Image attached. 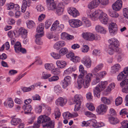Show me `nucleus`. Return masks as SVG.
Returning a JSON list of instances; mask_svg holds the SVG:
<instances>
[{"mask_svg":"<svg viewBox=\"0 0 128 128\" xmlns=\"http://www.w3.org/2000/svg\"><path fill=\"white\" fill-rule=\"evenodd\" d=\"M88 16L93 21L96 20L98 17L100 21L102 24H106L108 22V18L107 15L100 10L94 11L92 13L90 10L87 12Z\"/></svg>","mask_w":128,"mask_h":128,"instance_id":"obj_1","label":"nucleus"},{"mask_svg":"<svg viewBox=\"0 0 128 128\" xmlns=\"http://www.w3.org/2000/svg\"><path fill=\"white\" fill-rule=\"evenodd\" d=\"M108 42L110 44L107 52L110 54L112 55L115 52L118 51L119 42L116 39L114 38L110 39Z\"/></svg>","mask_w":128,"mask_h":128,"instance_id":"obj_2","label":"nucleus"},{"mask_svg":"<svg viewBox=\"0 0 128 128\" xmlns=\"http://www.w3.org/2000/svg\"><path fill=\"white\" fill-rule=\"evenodd\" d=\"M38 122L44 123L43 127H46L48 128H53L54 126L52 122L50 120V118L46 115L41 116L38 118Z\"/></svg>","mask_w":128,"mask_h":128,"instance_id":"obj_3","label":"nucleus"},{"mask_svg":"<svg viewBox=\"0 0 128 128\" xmlns=\"http://www.w3.org/2000/svg\"><path fill=\"white\" fill-rule=\"evenodd\" d=\"M92 76V75L91 73H89L87 74L85 77L84 79L83 78H82L81 81H79L78 79V88L79 89L82 88V85H83L84 88H88L90 85V83L91 81V78Z\"/></svg>","mask_w":128,"mask_h":128,"instance_id":"obj_4","label":"nucleus"},{"mask_svg":"<svg viewBox=\"0 0 128 128\" xmlns=\"http://www.w3.org/2000/svg\"><path fill=\"white\" fill-rule=\"evenodd\" d=\"M107 84V81H102L94 90V96L98 98H99L100 97L101 91L105 88Z\"/></svg>","mask_w":128,"mask_h":128,"instance_id":"obj_5","label":"nucleus"},{"mask_svg":"<svg viewBox=\"0 0 128 128\" xmlns=\"http://www.w3.org/2000/svg\"><path fill=\"white\" fill-rule=\"evenodd\" d=\"M82 100V97L80 95L76 94L74 96V101L76 103L74 108L75 111H78L80 110Z\"/></svg>","mask_w":128,"mask_h":128,"instance_id":"obj_6","label":"nucleus"},{"mask_svg":"<svg viewBox=\"0 0 128 128\" xmlns=\"http://www.w3.org/2000/svg\"><path fill=\"white\" fill-rule=\"evenodd\" d=\"M64 28V25L62 24H60L59 21L58 20H56L52 24L50 30L52 31H56L61 32Z\"/></svg>","mask_w":128,"mask_h":128,"instance_id":"obj_7","label":"nucleus"},{"mask_svg":"<svg viewBox=\"0 0 128 128\" xmlns=\"http://www.w3.org/2000/svg\"><path fill=\"white\" fill-rule=\"evenodd\" d=\"M108 109L107 106L103 104L99 105L97 108L96 111L99 114H103L106 112Z\"/></svg>","mask_w":128,"mask_h":128,"instance_id":"obj_8","label":"nucleus"},{"mask_svg":"<svg viewBox=\"0 0 128 128\" xmlns=\"http://www.w3.org/2000/svg\"><path fill=\"white\" fill-rule=\"evenodd\" d=\"M67 11L68 13L74 18L76 17L79 15V12L75 8L69 7L68 8Z\"/></svg>","mask_w":128,"mask_h":128,"instance_id":"obj_9","label":"nucleus"},{"mask_svg":"<svg viewBox=\"0 0 128 128\" xmlns=\"http://www.w3.org/2000/svg\"><path fill=\"white\" fill-rule=\"evenodd\" d=\"M118 27L115 23H111L109 26V30L110 33L112 35H114L117 32Z\"/></svg>","mask_w":128,"mask_h":128,"instance_id":"obj_10","label":"nucleus"},{"mask_svg":"<svg viewBox=\"0 0 128 128\" xmlns=\"http://www.w3.org/2000/svg\"><path fill=\"white\" fill-rule=\"evenodd\" d=\"M82 62L87 68H89L91 66V60L88 56H84L82 60Z\"/></svg>","mask_w":128,"mask_h":128,"instance_id":"obj_11","label":"nucleus"},{"mask_svg":"<svg viewBox=\"0 0 128 128\" xmlns=\"http://www.w3.org/2000/svg\"><path fill=\"white\" fill-rule=\"evenodd\" d=\"M120 86L124 88L122 89L123 92L125 93H128V79H126L122 80L120 84Z\"/></svg>","mask_w":128,"mask_h":128,"instance_id":"obj_12","label":"nucleus"},{"mask_svg":"<svg viewBox=\"0 0 128 128\" xmlns=\"http://www.w3.org/2000/svg\"><path fill=\"white\" fill-rule=\"evenodd\" d=\"M122 2L121 0H118L112 6L113 9L116 11L119 10L122 6Z\"/></svg>","mask_w":128,"mask_h":128,"instance_id":"obj_13","label":"nucleus"},{"mask_svg":"<svg viewBox=\"0 0 128 128\" xmlns=\"http://www.w3.org/2000/svg\"><path fill=\"white\" fill-rule=\"evenodd\" d=\"M79 70L80 72V74L79 75L78 79L79 81H81L82 80V78H84V76L87 73V71L85 70L84 68L82 65H80L79 67Z\"/></svg>","mask_w":128,"mask_h":128,"instance_id":"obj_14","label":"nucleus"},{"mask_svg":"<svg viewBox=\"0 0 128 128\" xmlns=\"http://www.w3.org/2000/svg\"><path fill=\"white\" fill-rule=\"evenodd\" d=\"M67 101V100L66 99L60 97L56 100V103L57 105L62 106L65 105Z\"/></svg>","mask_w":128,"mask_h":128,"instance_id":"obj_15","label":"nucleus"},{"mask_svg":"<svg viewBox=\"0 0 128 128\" xmlns=\"http://www.w3.org/2000/svg\"><path fill=\"white\" fill-rule=\"evenodd\" d=\"M99 5L97 0H93L90 2L88 6V8L90 9L94 8Z\"/></svg>","mask_w":128,"mask_h":128,"instance_id":"obj_16","label":"nucleus"},{"mask_svg":"<svg viewBox=\"0 0 128 128\" xmlns=\"http://www.w3.org/2000/svg\"><path fill=\"white\" fill-rule=\"evenodd\" d=\"M61 38L63 40H69L74 38L73 36L68 34L66 32L62 33L61 35Z\"/></svg>","mask_w":128,"mask_h":128,"instance_id":"obj_17","label":"nucleus"},{"mask_svg":"<svg viewBox=\"0 0 128 128\" xmlns=\"http://www.w3.org/2000/svg\"><path fill=\"white\" fill-rule=\"evenodd\" d=\"M22 108L24 111V114H26L30 113L32 109L31 106L30 104L24 105Z\"/></svg>","mask_w":128,"mask_h":128,"instance_id":"obj_18","label":"nucleus"},{"mask_svg":"<svg viewBox=\"0 0 128 128\" xmlns=\"http://www.w3.org/2000/svg\"><path fill=\"white\" fill-rule=\"evenodd\" d=\"M100 37L98 35H94L92 33L89 32L88 40L92 41L94 40H99Z\"/></svg>","mask_w":128,"mask_h":128,"instance_id":"obj_19","label":"nucleus"},{"mask_svg":"<svg viewBox=\"0 0 128 128\" xmlns=\"http://www.w3.org/2000/svg\"><path fill=\"white\" fill-rule=\"evenodd\" d=\"M121 68L120 65L116 64L114 65L112 67V72L113 73L115 74L118 73Z\"/></svg>","mask_w":128,"mask_h":128,"instance_id":"obj_20","label":"nucleus"},{"mask_svg":"<svg viewBox=\"0 0 128 128\" xmlns=\"http://www.w3.org/2000/svg\"><path fill=\"white\" fill-rule=\"evenodd\" d=\"M108 12L109 15L112 17L116 18L119 16V15L117 12L113 11L111 9H108Z\"/></svg>","mask_w":128,"mask_h":128,"instance_id":"obj_21","label":"nucleus"},{"mask_svg":"<svg viewBox=\"0 0 128 128\" xmlns=\"http://www.w3.org/2000/svg\"><path fill=\"white\" fill-rule=\"evenodd\" d=\"M19 34L23 38H26L27 35L26 30L22 28H20L19 30Z\"/></svg>","mask_w":128,"mask_h":128,"instance_id":"obj_22","label":"nucleus"},{"mask_svg":"<svg viewBox=\"0 0 128 128\" xmlns=\"http://www.w3.org/2000/svg\"><path fill=\"white\" fill-rule=\"evenodd\" d=\"M95 29L96 31L102 34H105L106 32V30L102 26L98 25L96 26Z\"/></svg>","mask_w":128,"mask_h":128,"instance_id":"obj_23","label":"nucleus"},{"mask_svg":"<svg viewBox=\"0 0 128 128\" xmlns=\"http://www.w3.org/2000/svg\"><path fill=\"white\" fill-rule=\"evenodd\" d=\"M56 64L60 68H64L66 65V62L63 60H57L56 62Z\"/></svg>","mask_w":128,"mask_h":128,"instance_id":"obj_24","label":"nucleus"},{"mask_svg":"<svg viewBox=\"0 0 128 128\" xmlns=\"http://www.w3.org/2000/svg\"><path fill=\"white\" fill-rule=\"evenodd\" d=\"M30 4L29 3L28 4L26 0H23L22 1V5L21 9L22 11L24 12L26 10L27 6H30Z\"/></svg>","mask_w":128,"mask_h":128,"instance_id":"obj_25","label":"nucleus"},{"mask_svg":"<svg viewBox=\"0 0 128 128\" xmlns=\"http://www.w3.org/2000/svg\"><path fill=\"white\" fill-rule=\"evenodd\" d=\"M108 119L109 122L112 124H115L119 122V120L118 119L112 116L109 117Z\"/></svg>","mask_w":128,"mask_h":128,"instance_id":"obj_26","label":"nucleus"},{"mask_svg":"<svg viewBox=\"0 0 128 128\" xmlns=\"http://www.w3.org/2000/svg\"><path fill=\"white\" fill-rule=\"evenodd\" d=\"M82 20L84 24L86 27H89L91 25L90 21L87 18L84 17L82 18Z\"/></svg>","mask_w":128,"mask_h":128,"instance_id":"obj_27","label":"nucleus"},{"mask_svg":"<svg viewBox=\"0 0 128 128\" xmlns=\"http://www.w3.org/2000/svg\"><path fill=\"white\" fill-rule=\"evenodd\" d=\"M27 27L30 29L34 28L35 26V24L32 20H28L26 22Z\"/></svg>","mask_w":128,"mask_h":128,"instance_id":"obj_28","label":"nucleus"},{"mask_svg":"<svg viewBox=\"0 0 128 128\" xmlns=\"http://www.w3.org/2000/svg\"><path fill=\"white\" fill-rule=\"evenodd\" d=\"M14 48L15 52L18 53L22 48L20 43L18 42H16L14 46Z\"/></svg>","mask_w":128,"mask_h":128,"instance_id":"obj_29","label":"nucleus"},{"mask_svg":"<svg viewBox=\"0 0 128 128\" xmlns=\"http://www.w3.org/2000/svg\"><path fill=\"white\" fill-rule=\"evenodd\" d=\"M21 120L20 118H15L12 119L11 121V123L13 125H16L20 123Z\"/></svg>","mask_w":128,"mask_h":128,"instance_id":"obj_30","label":"nucleus"},{"mask_svg":"<svg viewBox=\"0 0 128 128\" xmlns=\"http://www.w3.org/2000/svg\"><path fill=\"white\" fill-rule=\"evenodd\" d=\"M77 20L76 19H73L70 20H69V22L70 25L72 27L76 28L77 25L76 22H77Z\"/></svg>","mask_w":128,"mask_h":128,"instance_id":"obj_31","label":"nucleus"},{"mask_svg":"<svg viewBox=\"0 0 128 128\" xmlns=\"http://www.w3.org/2000/svg\"><path fill=\"white\" fill-rule=\"evenodd\" d=\"M44 27V25L43 24L41 23L36 28V32H44L43 30Z\"/></svg>","mask_w":128,"mask_h":128,"instance_id":"obj_32","label":"nucleus"},{"mask_svg":"<svg viewBox=\"0 0 128 128\" xmlns=\"http://www.w3.org/2000/svg\"><path fill=\"white\" fill-rule=\"evenodd\" d=\"M54 112L55 116V118L58 120L60 116V110L58 108H55Z\"/></svg>","mask_w":128,"mask_h":128,"instance_id":"obj_33","label":"nucleus"},{"mask_svg":"<svg viewBox=\"0 0 128 128\" xmlns=\"http://www.w3.org/2000/svg\"><path fill=\"white\" fill-rule=\"evenodd\" d=\"M101 101L104 103L107 104H110L111 102L110 99L107 98L102 97L101 98Z\"/></svg>","mask_w":128,"mask_h":128,"instance_id":"obj_34","label":"nucleus"},{"mask_svg":"<svg viewBox=\"0 0 128 128\" xmlns=\"http://www.w3.org/2000/svg\"><path fill=\"white\" fill-rule=\"evenodd\" d=\"M68 52V50L67 48H61L59 52V54L60 56H63Z\"/></svg>","mask_w":128,"mask_h":128,"instance_id":"obj_35","label":"nucleus"},{"mask_svg":"<svg viewBox=\"0 0 128 128\" xmlns=\"http://www.w3.org/2000/svg\"><path fill=\"white\" fill-rule=\"evenodd\" d=\"M48 9L50 10H53L56 8V5L54 2L52 3L50 5L47 6Z\"/></svg>","mask_w":128,"mask_h":128,"instance_id":"obj_36","label":"nucleus"},{"mask_svg":"<svg viewBox=\"0 0 128 128\" xmlns=\"http://www.w3.org/2000/svg\"><path fill=\"white\" fill-rule=\"evenodd\" d=\"M86 106L88 109L90 111H93L95 110L94 107L92 103H87L86 104Z\"/></svg>","mask_w":128,"mask_h":128,"instance_id":"obj_37","label":"nucleus"},{"mask_svg":"<svg viewBox=\"0 0 128 128\" xmlns=\"http://www.w3.org/2000/svg\"><path fill=\"white\" fill-rule=\"evenodd\" d=\"M122 101V98L120 97H118L116 98L115 100L116 105L118 106L121 104Z\"/></svg>","mask_w":128,"mask_h":128,"instance_id":"obj_38","label":"nucleus"},{"mask_svg":"<svg viewBox=\"0 0 128 128\" xmlns=\"http://www.w3.org/2000/svg\"><path fill=\"white\" fill-rule=\"evenodd\" d=\"M7 104L8 106L10 108H12L13 107L14 102L12 98H10L8 99Z\"/></svg>","mask_w":128,"mask_h":128,"instance_id":"obj_39","label":"nucleus"},{"mask_svg":"<svg viewBox=\"0 0 128 128\" xmlns=\"http://www.w3.org/2000/svg\"><path fill=\"white\" fill-rule=\"evenodd\" d=\"M51 76V74L45 72H42V78L43 79H46Z\"/></svg>","mask_w":128,"mask_h":128,"instance_id":"obj_40","label":"nucleus"},{"mask_svg":"<svg viewBox=\"0 0 128 128\" xmlns=\"http://www.w3.org/2000/svg\"><path fill=\"white\" fill-rule=\"evenodd\" d=\"M44 66L46 69L48 70H52L54 68V65L52 64H46Z\"/></svg>","mask_w":128,"mask_h":128,"instance_id":"obj_41","label":"nucleus"},{"mask_svg":"<svg viewBox=\"0 0 128 128\" xmlns=\"http://www.w3.org/2000/svg\"><path fill=\"white\" fill-rule=\"evenodd\" d=\"M106 74V72L105 71L100 72L96 74V76H98L100 78H103Z\"/></svg>","mask_w":128,"mask_h":128,"instance_id":"obj_42","label":"nucleus"},{"mask_svg":"<svg viewBox=\"0 0 128 128\" xmlns=\"http://www.w3.org/2000/svg\"><path fill=\"white\" fill-rule=\"evenodd\" d=\"M59 79V77L57 76H54L48 78V80L50 82H55Z\"/></svg>","mask_w":128,"mask_h":128,"instance_id":"obj_43","label":"nucleus"},{"mask_svg":"<svg viewBox=\"0 0 128 128\" xmlns=\"http://www.w3.org/2000/svg\"><path fill=\"white\" fill-rule=\"evenodd\" d=\"M61 88L58 84L55 86L54 87V90L56 93L60 92L61 91Z\"/></svg>","mask_w":128,"mask_h":128,"instance_id":"obj_44","label":"nucleus"},{"mask_svg":"<svg viewBox=\"0 0 128 128\" xmlns=\"http://www.w3.org/2000/svg\"><path fill=\"white\" fill-rule=\"evenodd\" d=\"M56 13L58 16H60L62 14L64 10L60 8H56Z\"/></svg>","mask_w":128,"mask_h":128,"instance_id":"obj_45","label":"nucleus"},{"mask_svg":"<svg viewBox=\"0 0 128 128\" xmlns=\"http://www.w3.org/2000/svg\"><path fill=\"white\" fill-rule=\"evenodd\" d=\"M115 84L114 83H111L108 86L107 89V91L109 92L114 89L115 87Z\"/></svg>","mask_w":128,"mask_h":128,"instance_id":"obj_46","label":"nucleus"},{"mask_svg":"<svg viewBox=\"0 0 128 128\" xmlns=\"http://www.w3.org/2000/svg\"><path fill=\"white\" fill-rule=\"evenodd\" d=\"M73 71H74V70L73 67H70L64 71V73L66 74H69L72 73Z\"/></svg>","mask_w":128,"mask_h":128,"instance_id":"obj_47","label":"nucleus"},{"mask_svg":"<svg viewBox=\"0 0 128 128\" xmlns=\"http://www.w3.org/2000/svg\"><path fill=\"white\" fill-rule=\"evenodd\" d=\"M89 123L94 126H97L98 123L96 120L94 119H92L89 121Z\"/></svg>","mask_w":128,"mask_h":128,"instance_id":"obj_48","label":"nucleus"},{"mask_svg":"<svg viewBox=\"0 0 128 128\" xmlns=\"http://www.w3.org/2000/svg\"><path fill=\"white\" fill-rule=\"evenodd\" d=\"M51 55L54 59H58L60 58V54H56L54 52H52L51 53Z\"/></svg>","mask_w":128,"mask_h":128,"instance_id":"obj_49","label":"nucleus"},{"mask_svg":"<svg viewBox=\"0 0 128 128\" xmlns=\"http://www.w3.org/2000/svg\"><path fill=\"white\" fill-rule=\"evenodd\" d=\"M64 118L69 119L71 116L72 114L68 112H65L62 114Z\"/></svg>","mask_w":128,"mask_h":128,"instance_id":"obj_50","label":"nucleus"},{"mask_svg":"<svg viewBox=\"0 0 128 128\" xmlns=\"http://www.w3.org/2000/svg\"><path fill=\"white\" fill-rule=\"evenodd\" d=\"M123 12L124 16L126 18H128V8H126L124 9Z\"/></svg>","mask_w":128,"mask_h":128,"instance_id":"obj_51","label":"nucleus"},{"mask_svg":"<svg viewBox=\"0 0 128 128\" xmlns=\"http://www.w3.org/2000/svg\"><path fill=\"white\" fill-rule=\"evenodd\" d=\"M99 4L103 5H106L108 3V0H97Z\"/></svg>","mask_w":128,"mask_h":128,"instance_id":"obj_52","label":"nucleus"},{"mask_svg":"<svg viewBox=\"0 0 128 128\" xmlns=\"http://www.w3.org/2000/svg\"><path fill=\"white\" fill-rule=\"evenodd\" d=\"M52 72L54 74H59L60 72L59 69L58 68L52 69Z\"/></svg>","mask_w":128,"mask_h":128,"instance_id":"obj_53","label":"nucleus"},{"mask_svg":"<svg viewBox=\"0 0 128 128\" xmlns=\"http://www.w3.org/2000/svg\"><path fill=\"white\" fill-rule=\"evenodd\" d=\"M122 126L124 128H128V121L127 120L123 121L121 122Z\"/></svg>","mask_w":128,"mask_h":128,"instance_id":"obj_54","label":"nucleus"},{"mask_svg":"<svg viewBox=\"0 0 128 128\" xmlns=\"http://www.w3.org/2000/svg\"><path fill=\"white\" fill-rule=\"evenodd\" d=\"M89 50V47L87 45H84L82 49V52H87Z\"/></svg>","mask_w":128,"mask_h":128,"instance_id":"obj_55","label":"nucleus"},{"mask_svg":"<svg viewBox=\"0 0 128 128\" xmlns=\"http://www.w3.org/2000/svg\"><path fill=\"white\" fill-rule=\"evenodd\" d=\"M86 97L87 99L89 101H91L92 100L93 97L92 93L90 92L86 94Z\"/></svg>","mask_w":128,"mask_h":128,"instance_id":"obj_56","label":"nucleus"},{"mask_svg":"<svg viewBox=\"0 0 128 128\" xmlns=\"http://www.w3.org/2000/svg\"><path fill=\"white\" fill-rule=\"evenodd\" d=\"M89 32H84L82 35V36L85 40H88Z\"/></svg>","mask_w":128,"mask_h":128,"instance_id":"obj_57","label":"nucleus"},{"mask_svg":"<svg viewBox=\"0 0 128 128\" xmlns=\"http://www.w3.org/2000/svg\"><path fill=\"white\" fill-rule=\"evenodd\" d=\"M42 106H36L35 109L36 112L39 114L41 113L42 111Z\"/></svg>","mask_w":128,"mask_h":128,"instance_id":"obj_58","label":"nucleus"},{"mask_svg":"<svg viewBox=\"0 0 128 128\" xmlns=\"http://www.w3.org/2000/svg\"><path fill=\"white\" fill-rule=\"evenodd\" d=\"M100 81V78L98 76H96V79L94 80L92 82V84L93 85L96 84L99 82Z\"/></svg>","mask_w":128,"mask_h":128,"instance_id":"obj_59","label":"nucleus"},{"mask_svg":"<svg viewBox=\"0 0 128 128\" xmlns=\"http://www.w3.org/2000/svg\"><path fill=\"white\" fill-rule=\"evenodd\" d=\"M33 100H40V97L38 94H36L32 96Z\"/></svg>","mask_w":128,"mask_h":128,"instance_id":"obj_60","label":"nucleus"},{"mask_svg":"<svg viewBox=\"0 0 128 128\" xmlns=\"http://www.w3.org/2000/svg\"><path fill=\"white\" fill-rule=\"evenodd\" d=\"M62 87L64 88H66L70 84L66 81H64V80L62 81Z\"/></svg>","mask_w":128,"mask_h":128,"instance_id":"obj_61","label":"nucleus"},{"mask_svg":"<svg viewBox=\"0 0 128 128\" xmlns=\"http://www.w3.org/2000/svg\"><path fill=\"white\" fill-rule=\"evenodd\" d=\"M80 60V58L78 56L74 55L71 60L74 62H77L79 61Z\"/></svg>","mask_w":128,"mask_h":128,"instance_id":"obj_62","label":"nucleus"},{"mask_svg":"<svg viewBox=\"0 0 128 128\" xmlns=\"http://www.w3.org/2000/svg\"><path fill=\"white\" fill-rule=\"evenodd\" d=\"M22 90L24 92H28L31 91V89L30 87H24L22 88Z\"/></svg>","mask_w":128,"mask_h":128,"instance_id":"obj_63","label":"nucleus"},{"mask_svg":"<svg viewBox=\"0 0 128 128\" xmlns=\"http://www.w3.org/2000/svg\"><path fill=\"white\" fill-rule=\"evenodd\" d=\"M100 50H94L93 51L92 54L95 56H99L100 55Z\"/></svg>","mask_w":128,"mask_h":128,"instance_id":"obj_64","label":"nucleus"}]
</instances>
